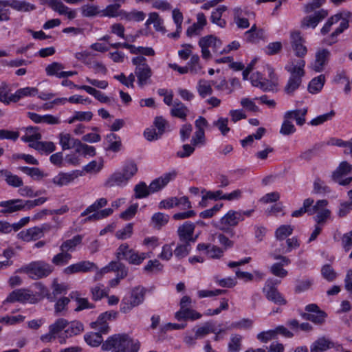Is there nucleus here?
Here are the masks:
<instances>
[{
  "label": "nucleus",
  "instance_id": "bb28decb",
  "mask_svg": "<svg viewBox=\"0 0 352 352\" xmlns=\"http://www.w3.org/2000/svg\"><path fill=\"white\" fill-rule=\"evenodd\" d=\"M0 176L4 177L6 183L12 187L19 188L23 185V179L20 177L8 170H0Z\"/></svg>",
  "mask_w": 352,
  "mask_h": 352
},
{
  "label": "nucleus",
  "instance_id": "79ce46f5",
  "mask_svg": "<svg viewBox=\"0 0 352 352\" xmlns=\"http://www.w3.org/2000/svg\"><path fill=\"white\" fill-rule=\"evenodd\" d=\"M325 82V77L321 74L311 80L308 85V90L311 94H315L321 90Z\"/></svg>",
  "mask_w": 352,
  "mask_h": 352
},
{
  "label": "nucleus",
  "instance_id": "4c0bfd02",
  "mask_svg": "<svg viewBox=\"0 0 352 352\" xmlns=\"http://www.w3.org/2000/svg\"><path fill=\"white\" fill-rule=\"evenodd\" d=\"M197 90L201 98H205L206 96L211 95L213 92L211 83L205 79H200L199 80Z\"/></svg>",
  "mask_w": 352,
  "mask_h": 352
},
{
  "label": "nucleus",
  "instance_id": "58836bf2",
  "mask_svg": "<svg viewBox=\"0 0 352 352\" xmlns=\"http://www.w3.org/2000/svg\"><path fill=\"white\" fill-rule=\"evenodd\" d=\"M38 129L34 126H28L25 129V134L21 140L25 142H31L41 139V135L38 132Z\"/></svg>",
  "mask_w": 352,
  "mask_h": 352
},
{
  "label": "nucleus",
  "instance_id": "603ef678",
  "mask_svg": "<svg viewBox=\"0 0 352 352\" xmlns=\"http://www.w3.org/2000/svg\"><path fill=\"white\" fill-rule=\"evenodd\" d=\"M74 176L72 174L60 173L53 178V183L58 185L63 186L70 183L74 179Z\"/></svg>",
  "mask_w": 352,
  "mask_h": 352
},
{
  "label": "nucleus",
  "instance_id": "4be33fe9",
  "mask_svg": "<svg viewBox=\"0 0 352 352\" xmlns=\"http://www.w3.org/2000/svg\"><path fill=\"white\" fill-rule=\"evenodd\" d=\"M23 199H10L0 202V206L3 209L1 210L3 214L12 213L19 210H23V206L21 204Z\"/></svg>",
  "mask_w": 352,
  "mask_h": 352
},
{
  "label": "nucleus",
  "instance_id": "72a5a7b5",
  "mask_svg": "<svg viewBox=\"0 0 352 352\" xmlns=\"http://www.w3.org/2000/svg\"><path fill=\"white\" fill-rule=\"evenodd\" d=\"M82 236L81 235H76L72 239L65 241L60 246V251L68 252L73 251L76 247L82 243Z\"/></svg>",
  "mask_w": 352,
  "mask_h": 352
},
{
  "label": "nucleus",
  "instance_id": "338daca9",
  "mask_svg": "<svg viewBox=\"0 0 352 352\" xmlns=\"http://www.w3.org/2000/svg\"><path fill=\"white\" fill-rule=\"evenodd\" d=\"M64 66L58 62H54L52 64L47 66L45 68L46 73L48 76H54L56 75L58 77V74L60 70L63 69Z\"/></svg>",
  "mask_w": 352,
  "mask_h": 352
},
{
  "label": "nucleus",
  "instance_id": "8fccbe9b",
  "mask_svg": "<svg viewBox=\"0 0 352 352\" xmlns=\"http://www.w3.org/2000/svg\"><path fill=\"white\" fill-rule=\"evenodd\" d=\"M137 172L138 167L136 164L133 162H128L124 166L122 173L129 181L136 174Z\"/></svg>",
  "mask_w": 352,
  "mask_h": 352
},
{
  "label": "nucleus",
  "instance_id": "a878e982",
  "mask_svg": "<svg viewBox=\"0 0 352 352\" xmlns=\"http://www.w3.org/2000/svg\"><path fill=\"white\" fill-rule=\"evenodd\" d=\"M330 56V52L327 49H322L317 52L314 69L316 72H321L327 63Z\"/></svg>",
  "mask_w": 352,
  "mask_h": 352
},
{
  "label": "nucleus",
  "instance_id": "09e8293b",
  "mask_svg": "<svg viewBox=\"0 0 352 352\" xmlns=\"http://www.w3.org/2000/svg\"><path fill=\"white\" fill-rule=\"evenodd\" d=\"M76 152L77 153H82L85 156H94L96 155V150L94 146L82 144L80 140H78L76 144Z\"/></svg>",
  "mask_w": 352,
  "mask_h": 352
},
{
  "label": "nucleus",
  "instance_id": "0e129e2a",
  "mask_svg": "<svg viewBox=\"0 0 352 352\" xmlns=\"http://www.w3.org/2000/svg\"><path fill=\"white\" fill-rule=\"evenodd\" d=\"M133 232V223H128L123 229L116 232V236L119 239H125L131 236Z\"/></svg>",
  "mask_w": 352,
  "mask_h": 352
},
{
  "label": "nucleus",
  "instance_id": "774afa93",
  "mask_svg": "<svg viewBox=\"0 0 352 352\" xmlns=\"http://www.w3.org/2000/svg\"><path fill=\"white\" fill-rule=\"evenodd\" d=\"M228 123V118H220L217 121L214 122V125L219 129L223 135H226L230 131Z\"/></svg>",
  "mask_w": 352,
  "mask_h": 352
},
{
  "label": "nucleus",
  "instance_id": "3c124183",
  "mask_svg": "<svg viewBox=\"0 0 352 352\" xmlns=\"http://www.w3.org/2000/svg\"><path fill=\"white\" fill-rule=\"evenodd\" d=\"M120 8V3H113L109 5L105 9L100 11L102 15L108 17H116L120 15L119 9Z\"/></svg>",
  "mask_w": 352,
  "mask_h": 352
},
{
  "label": "nucleus",
  "instance_id": "49530a36",
  "mask_svg": "<svg viewBox=\"0 0 352 352\" xmlns=\"http://www.w3.org/2000/svg\"><path fill=\"white\" fill-rule=\"evenodd\" d=\"M145 293L146 289L144 287H135L131 290L129 298L139 305L143 302Z\"/></svg>",
  "mask_w": 352,
  "mask_h": 352
},
{
  "label": "nucleus",
  "instance_id": "2f4dec72",
  "mask_svg": "<svg viewBox=\"0 0 352 352\" xmlns=\"http://www.w3.org/2000/svg\"><path fill=\"white\" fill-rule=\"evenodd\" d=\"M60 144L63 151L75 148L79 140L74 138L69 133L59 134Z\"/></svg>",
  "mask_w": 352,
  "mask_h": 352
},
{
  "label": "nucleus",
  "instance_id": "aec40b11",
  "mask_svg": "<svg viewBox=\"0 0 352 352\" xmlns=\"http://www.w3.org/2000/svg\"><path fill=\"white\" fill-rule=\"evenodd\" d=\"M0 6H9L19 12H30L35 10L36 6L25 1L6 0L0 1Z\"/></svg>",
  "mask_w": 352,
  "mask_h": 352
},
{
  "label": "nucleus",
  "instance_id": "6e6d98bb",
  "mask_svg": "<svg viewBox=\"0 0 352 352\" xmlns=\"http://www.w3.org/2000/svg\"><path fill=\"white\" fill-rule=\"evenodd\" d=\"M163 265L157 260H150L144 266V270L148 273L159 272L162 270Z\"/></svg>",
  "mask_w": 352,
  "mask_h": 352
},
{
  "label": "nucleus",
  "instance_id": "423d86ee",
  "mask_svg": "<svg viewBox=\"0 0 352 352\" xmlns=\"http://www.w3.org/2000/svg\"><path fill=\"white\" fill-rule=\"evenodd\" d=\"M118 260H125L132 265H140L144 259L150 257L149 253H139L130 248L126 243L121 244L116 252Z\"/></svg>",
  "mask_w": 352,
  "mask_h": 352
},
{
  "label": "nucleus",
  "instance_id": "69168bd1",
  "mask_svg": "<svg viewBox=\"0 0 352 352\" xmlns=\"http://www.w3.org/2000/svg\"><path fill=\"white\" fill-rule=\"evenodd\" d=\"M312 285V281L311 280H296V285L295 287L296 293H301L308 290Z\"/></svg>",
  "mask_w": 352,
  "mask_h": 352
},
{
  "label": "nucleus",
  "instance_id": "c9c22d12",
  "mask_svg": "<svg viewBox=\"0 0 352 352\" xmlns=\"http://www.w3.org/2000/svg\"><path fill=\"white\" fill-rule=\"evenodd\" d=\"M101 332H91L85 335L84 338L85 342L91 346L96 347L98 346L101 344H103V338L101 335Z\"/></svg>",
  "mask_w": 352,
  "mask_h": 352
},
{
  "label": "nucleus",
  "instance_id": "0eeeda50",
  "mask_svg": "<svg viewBox=\"0 0 352 352\" xmlns=\"http://www.w3.org/2000/svg\"><path fill=\"white\" fill-rule=\"evenodd\" d=\"M221 44V41L212 35L201 38L199 41V45L201 48L203 58L208 60L211 58V54L208 50L209 47L212 48L214 54H219Z\"/></svg>",
  "mask_w": 352,
  "mask_h": 352
},
{
  "label": "nucleus",
  "instance_id": "2eb2a0df",
  "mask_svg": "<svg viewBox=\"0 0 352 352\" xmlns=\"http://www.w3.org/2000/svg\"><path fill=\"white\" fill-rule=\"evenodd\" d=\"M243 219L241 212L229 210L221 219V224L223 226L221 230L226 231L230 227L236 226L240 221H243Z\"/></svg>",
  "mask_w": 352,
  "mask_h": 352
},
{
  "label": "nucleus",
  "instance_id": "680f3d73",
  "mask_svg": "<svg viewBox=\"0 0 352 352\" xmlns=\"http://www.w3.org/2000/svg\"><path fill=\"white\" fill-rule=\"evenodd\" d=\"M296 131L294 125L288 119L284 118L280 133L285 135H290Z\"/></svg>",
  "mask_w": 352,
  "mask_h": 352
},
{
  "label": "nucleus",
  "instance_id": "7c9ffc66",
  "mask_svg": "<svg viewBox=\"0 0 352 352\" xmlns=\"http://www.w3.org/2000/svg\"><path fill=\"white\" fill-rule=\"evenodd\" d=\"M38 89L36 87L21 88L10 96V100L16 102L24 96H35L38 94Z\"/></svg>",
  "mask_w": 352,
  "mask_h": 352
},
{
  "label": "nucleus",
  "instance_id": "5fc2aeb1",
  "mask_svg": "<svg viewBox=\"0 0 352 352\" xmlns=\"http://www.w3.org/2000/svg\"><path fill=\"white\" fill-rule=\"evenodd\" d=\"M287 248V249L282 248L276 250L275 252L276 254H286L292 251L294 248H297L299 247L300 243L298 241V239L296 237H292L287 239L286 241Z\"/></svg>",
  "mask_w": 352,
  "mask_h": 352
},
{
  "label": "nucleus",
  "instance_id": "e433bc0d",
  "mask_svg": "<svg viewBox=\"0 0 352 352\" xmlns=\"http://www.w3.org/2000/svg\"><path fill=\"white\" fill-rule=\"evenodd\" d=\"M215 331L214 324L212 322H207L203 326L197 328L195 333V338H201L210 333H215Z\"/></svg>",
  "mask_w": 352,
  "mask_h": 352
},
{
  "label": "nucleus",
  "instance_id": "de8ad7c7",
  "mask_svg": "<svg viewBox=\"0 0 352 352\" xmlns=\"http://www.w3.org/2000/svg\"><path fill=\"white\" fill-rule=\"evenodd\" d=\"M293 232V228L289 225L280 226L275 232L276 238L278 240L283 241L288 236L291 235Z\"/></svg>",
  "mask_w": 352,
  "mask_h": 352
},
{
  "label": "nucleus",
  "instance_id": "a18cd8bd",
  "mask_svg": "<svg viewBox=\"0 0 352 352\" xmlns=\"http://www.w3.org/2000/svg\"><path fill=\"white\" fill-rule=\"evenodd\" d=\"M72 258V254L65 251H61L56 254L52 259V262L56 266H62L66 265Z\"/></svg>",
  "mask_w": 352,
  "mask_h": 352
},
{
  "label": "nucleus",
  "instance_id": "412c9836",
  "mask_svg": "<svg viewBox=\"0 0 352 352\" xmlns=\"http://www.w3.org/2000/svg\"><path fill=\"white\" fill-rule=\"evenodd\" d=\"M328 15V12L325 10H320L316 12L314 16L305 17L301 22L302 28H315L318 23Z\"/></svg>",
  "mask_w": 352,
  "mask_h": 352
},
{
  "label": "nucleus",
  "instance_id": "864d4df0",
  "mask_svg": "<svg viewBox=\"0 0 352 352\" xmlns=\"http://www.w3.org/2000/svg\"><path fill=\"white\" fill-rule=\"evenodd\" d=\"M191 249V245L189 243H183L179 244L175 248L174 253L176 257L181 258L186 256Z\"/></svg>",
  "mask_w": 352,
  "mask_h": 352
},
{
  "label": "nucleus",
  "instance_id": "bf43d9fd",
  "mask_svg": "<svg viewBox=\"0 0 352 352\" xmlns=\"http://www.w3.org/2000/svg\"><path fill=\"white\" fill-rule=\"evenodd\" d=\"M169 217L167 214H164L161 212L155 213L152 217V221L155 224L158 228L162 227L166 224L168 221Z\"/></svg>",
  "mask_w": 352,
  "mask_h": 352
},
{
  "label": "nucleus",
  "instance_id": "f704fd0d",
  "mask_svg": "<svg viewBox=\"0 0 352 352\" xmlns=\"http://www.w3.org/2000/svg\"><path fill=\"white\" fill-rule=\"evenodd\" d=\"M188 109L181 102H175L170 114L173 117L179 118L183 120L186 119Z\"/></svg>",
  "mask_w": 352,
  "mask_h": 352
},
{
  "label": "nucleus",
  "instance_id": "9d476101",
  "mask_svg": "<svg viewBox=\"0 0 352 352\" xmlns=\"http://www.w3.org/2000/svg\"><path fill=\"white\" fill-rule=\"evenodd\" d=\"M305 310L309 313H302L301 316L307 320L313 322L317 324H321L324 322L327 314L322 311L316 304H309L305 307Z\"/></svg>",
  "mask_w": 352,
  "mask_h": 352
},
{
  "label": "nucleus",
  "instance_id": "393cba45",
  "mask_svg": "<svg viewBox=\"0 0 352 352\" xmlns=\"http://www.w3.org/2000/svg\"><path fill=\"white\" fill-rule=\"evenodd\" d=\"M251 82L253 86L258 87L265 91L272 90L275 86L273 82L268 80H263L262 76L258 72L252 75Z\"/></svg>",
  "mask_w": 352,
  "mask_h": 352
},
{
  "label": "nucleus",
  "instance_id": "c85d7f7f",
  "mask_svg": "<svg viewBox=\"0 0 352 352\" xmlns=\"http://www.w3.org/2000/svg\"><path fill=\"white\" fill-rule=\"evenodd\" d=\"M127 182V179L122 172H116L106 181L104 186L107 188H115L126 184Z\"/></svg>",
  "mask_w": 352,
  "mask_h": 352
},
{
  "label": "nucleus",
  "instance_id": "4468645a",
  "mask_svg": "<svg viewBox=\"0 0 352 352\" xmlns=\"http://www.w3.org/2000/svg\"><path fill=\"white\" fill-rule=\"evenodd\" d=\"M93 270H98V267L94 263L83 261L65 267L63 272L65 274L70 275L79 272H87Z\"/></svg>",
  "mask_w": 352,
  "mask_h": 352
},
{
  "label": "nucleus",
  "instance_id": "1a4fd4ad",
  "mask_svg": "<svg viewBox=\"0 0 352 352\" xmlns=\"http://www.w3.org/2000/svg\"><path fill=\"white\" fill-rule=\"evenodd\" d=\"M68 324L67 320L64 318L58 319L54 323L49 327V332L41 336V340L43 342H51L56 338L61 336V331L65 329Z\"/></svg>",
  "mask_w": 352,
  "mask_h": 352
},
{
  "label": "nucleus",
  "instance_id": "cd10ccee",
  "mask_svg": "<svg viewBox=\"0 0 352 352\" xmlns=\"http://www.w3.org/2000/svg\"><path fill=\"white\" fill-rule=\"evenodd\" d=\"M30 298V294H28V291L24 289H16L12 292L5 302H24L28 300Z\"/></svg>",
  "mask_w": 352,
  "mask_h": 352
},
{
  "label": "nucleus",
  "instance_id": "9b49d317",
  "mask_svg": "<svg viewBox=\"0 0 352 352\" xmlns=\"http://www.w3.org/2000/svg\"><path fill=\"white\" fill-rule=\"evenodd\" d=\"M263 292L265 294V296L268 300L279 305H286L287 300L278 291L272 280H267L266 281Z\"/></svg>",
  "mask_w": 352,
  "mask_h": 352
},
{
  "label": "nucleus",
  "instance_id": "b1692460",
  "mask_svg": "<svg viewBox=\"0 0 352 352\" xmlns=\"http://www.w3.org/2000/svg\"><path fill=\"white\" fill-rule=\"evenodd\" d=\"M333 346V343L325 337H320L315 340L310 346L311 352H324Z\"/></svg>",
  "mask_w": 352,
  "mask_h": 352
},
{
  "label": "nucleus",
  "instance_id": "f3484780",
  "mask_svg": "<svg viewBox=\"0 0 352 352\" xmlns=\"http://www.w3.org/2000/svg\"><path fill=\"white\" fill-rule=\"evenodd\" d=\"M273 257L274 259L281 260V262L276 263L271 266V273L280 278L285 277L287 275V271L285 270L283 266L288 265L290 263V260L288 258L276 253L273 254Z\"/></svg>",
  "mask_w": 352,
  "mask_h": 352
},
{
  "label": "nucleus",
  "instance_id": "052dcab7",
  "mask_svg": "<svg viewBox=\"0 0 352 352\" xmlns=\"http://www.w3.org/2000/svg\"><path fill=\"white\" fill-rule=\"evenodd\" d=\"M335 115V111L331 110L329 113L318 116L316 118H314L310 124L312 126H317L324 123V122L331 120Z\"/></svg>",
  "mask_w": 352,
  "mask_h": 352
},
{
  "label": "nucleus",
  "instance_id": "473e14b6",
  "mask_svg": "<svg viewBox=\"0 0 352 352\" xmlns=\"http://www.w3.org/2000/svg\"><path fill=\"white\" fill-rule=\"evenodd\" d=\"M352 171V165L346 161L342 162L338 167L332 173V179L333 181H338L343 175H347Z\"/></svg>",
  "mask_w": 352,
  "mask_h": 352
},
{
  "label": "nucleus",
  "instance_id": "f03ea898",
  "mask_svg": "<svg viewBox=\"0 0 352 352\" xmlns=\"http://www.w3.org/2000/svg\"><path fill=\"white\" fill-rule=\"evenodd\" d=\"M177 176V172L173 170L153 180L148 187L144 182H140L135 186V197L138 199L147 197L150 192H155L166 186L170 180Z\"/></svg>",
  "mask_w": 352,
  "mask_h": 352
},
{
  "label": "nucleus",
  "instance_id": "dca6fc26",
  "mask_svg": "<svg viewBox=\"0 0 352 352\" xmlns=\"http://www.w3.org/2000/svg\"><path fill=\"white\" fill-rule=\"evenodd\" d=\"M84 330L83 324L78 321H73L70 323L68 322L67 329L61 336H58L59 342L65 344L66 339L74 336L80 334Z\"/></svg>",
  "mask_w": 352,
  "mask_h": 352
},
{
  "label": "nucleus",
  "instance_id": "a211bd4d",
  "mask_svg": "<svg viewBox=\"0 0 352 352\" xmlns=\"http://www.w3.org/2000/svg\"><path fill=\"white\" fill-rule=\"evenodd\" d=\"M118 261H113L109 263L108 265L102 268L98 273V275L102 276L104 274L109 272H116L119 274L120 277L125 278L128 274V269L124 264Z\"/></svg>",
  "mask_w": 352,
  "mask_h": 352
},
{
  "label": "nucleus",
  "instance_id": "f257e3e1",
  "mask_svg": "<svg viewBox=\"0 0 352 352\" xmlns=\"http://www.w3.org/2000/svg\"><path fill=\"white\" fill-rule=\"evenodd\" d=\"M139 349V342H134L126 333L114 334L109 337L102 345V350L111 352H138Z\"/></svg>",
  "mask_w": 352,
  "mask_h": 352
},
{
  "label": "nucleus",
  "instance_id": "37998d69",
  "mask_svg": "<svg viewBox=\"0 0 352 352\" xmlns=\"http://www.w3.org/2000/svg\"><path fill=\"white\" fill-rule=\"evenodd\" d=\"M107 140L109 143L107 150L111 151L113 152H118L121 149V140L117 135L114 133L107 135Z\"/></svg>",
  "mask_w": 352,
  "mask_h": 352
},
{
  "label": "nucleus",
  "instance_id": "4d7b16f0",
  "mask_svg": "<svg viewBox=\"0 0 352 352\" xmlns=\"http://www.w3.org/2000/svg\"><path fill=\"white\" fill-rule=\"evenodd\" d=\"M242 337L240 335L232 336L228 344L230 352H239L241 349Z\"/></svg>",
  "mask_w": 352,
  "mask_h": 352
},
{
  "label": "nucleus",
  "instance_id": "c756f323",
  "mask_svg": "<svg viewBox=\"0 0 352 352\" xmlns=\"http://www.w3.org/2000/svg\"><path fill=\"white\" fill-rule=\"evenodd\" d=\"M307 113V109L305 108L302 109H295L292 111H287L284 115V118L288 119H295L296 121V124L302 126L305 122V116Z\"/></svg>",
  "mask_w": 352,
  "mask_h": 352
},
{
  "label": "nucleus",
  "instance_id": "20e7f679",
  "mask_svg": "<svg viewBox=\"0 0 352 352\" xmlns=\"http://www.w3.org/2000/svg\"><path fill=\"white\" fill-rule=\"evenodd\" d=\"M54 267L43 261H32L20 268L19 272L25 273L33 280L41 279L50 276Z\"/></svg>",
  "mask_w": 352,
  "mask_h": 352
},
{
  "label": "nucleus",
  "instance_id": "7ed1b4c3",
  "mask_svg": "<svg viewBox=\"0 0 352 352\" xmlns=\"http://www.w3.org/2000/svg\"><path fill=\"white\" fill-rule=\"evenodd\" d=\"M305 65V63L303 60H298L296 64L294 62H290L285 66V69L291 74L285 87L286 94H292L300 87L302 77L305 75L303 69Z\"/></svg>",
  "mask_w": 352,
  "mask_h": 352
},
{
  "label": "nucleus",
  "instance_id": "f8f14e48",
  "mask_svg": "<svg viewBox=\"0 0 352 352\" xmlns=\"http://www.w3.org/2000/svg\"><path fill=\"white\" fill-rule=\"evenodd\" d=\"M291 45L298 57H303L307 52V47L304 45L305 39L299 31H293L290 34Z\"/></svg>",
  "mask_w": 352,
  "mask_h": 352
},
{
  "label": "nucleus",
  "instance_id": "c03bdc74",
  "mask_svg": "<svg viewBox=\"0 0 352 352\" xmlns=\"http://www.w3.org/2000/svg\"><path fill=\"white\" fill-rule=\"evenodd\" d=\"M313 192L315 194L324 195L331 192L330 188L320 178L316 177L313 184Z\"/></svg>",
  "mask_w": 352,
  "mask_h": 352
},
{
  "label": "nucleus",
  "instance_id": "6e6552de",
  "mask_svg": "<svg viewBox=\"0 0 352 352\" xmlns=\"http://www.w3.org/2000/svg\"><path fill=\"white\" fill-rule=\"evenodd\" d=\"M118 316V312L115 311H106L101 314L96 321L91 323V328L107 334L109 330V321L115 320Z\"/></svg>",
  "mask_w": 352,
  "mask_h": 352
},
{
  "label": "nucleus",
  "instance_id": "e2e57ef3",
  "mask_svg": "<svg viewBox=\"0 0 352 352\" xmlns=\"http://www.w3.org/2000/svg\"><path fill=\"white\" fill-rule=\"evenodd\" d=\"M138 306L129 298H124L121 302L120 311L124 314L129 313L133 308Z\"/></svg>",
  "mask_w": 352,
  "mask_h": 352
},
{
  "label": "nucleus",
  "instance_id": "ddd939ff",
  "mask_svg": "<svg viewBox=\"0 0 352 352\" xmlns=\"http://www.w3.org/2000/svg\"><path fill=\"white\" fill-rule=\"evenodd\" d=\"M195 226L194 223L186 221L177 229L179 241L182 243H194L197 236L194 237L193 234Z\"/></svg>",
  "mask_w": 352,
  "mask_h": 352
},
{
  "label": "nucleus",
  "instance_id": "a19ab883",
  "mask_svg": "<svg viewBox=\"0 0 352 352\" xmlns=\"http://www.w3.org/2000/svg\"><path fill=\"white\" fill-rule=\"evenodd\" d=\"M227 10V7L221 6L217 8L215 11L212 12L211 14V21L213 23L219 25L221 28H223L226 22L224 19H221L222 14Z\"/></svg>",
  "mask_w": 352,
  "mask_h": 352
},
{
  "label": "nucleus",
  "instance_id": "13d9d810",
  "mask_svg": "<svg viewBox=\"0 0 352 352\" xmlns=\"http://www.w3.org/2000/svg\"><path fill=\"white\" fill-rule=\"evenodd\" d=\"M81 12L82 16L85 17L94 16L100 12L98 7L94 5H85L82 6Z\"/></svg>",
  "mask_w": 352,
  "mask_h": 352
},
{
  "label": "nucleus",
  "instance_id": "ea45409f",
  "mask_svg": "<svg viewBox=\"0 0 352 352\" xmlns=\"http://www.w3.org/2000/svg\"><path fill=\"white\" fill-rule=\"evenodd\" d=\"M18 169L34 179L40 180L45 176V174L36 167L19 166Z\"/></svg>",
  "mask_w": 352,
  "mask_h": 352
},
{
  "label": "nucleus",
  "instance_id": "6ab92c4d",
  "mask_svg": "<svg viewBox=\"0 0 352 352\" xmlns=\"http://www.w3.org/2000/svg\"><path fill=\"white\" fill-rule=\"evenodd\" d=\"M44 235V231L43 228L32 227L28 229L21 231L18 233L17 236L19 239L30 242L31 241H36L41 239Z\"/></svg>",
  "mask_w": 352,
  "mask_h": 352
},
{
  "label": "nucleus",
  "instance_id": "39448f33",
  "mask_svg": "<svg viewBox=\"0 0 352 352\" xmlns=\"http://www.w3.org/2000/svg\"><path fill=\"white\" fill-rule=\"evenodd\" d=\"M132 63L135 66V74L138 79V84L143 87L150 82L153 74L151 67L146 63V59L143 56L133 58Z\"/></svg>",
  "mask_w": 352,
  "mask_h": 352
},
{
  "label": "nucleus",
  "instance_id": "5701e85b",
  "mask_svg": "<svg viewBox=\"0 0 352 352\" xmlns=\"http://www.w3.org/2000/svg\"><path fill=\"white\" fill-rule=\"evenodd\" d=\"M201 317V315L199 313L189 307L180 308L175 314V318L179 321L187 320H195Z\"/></svg>",
  "mask_w": 352,
  "mask_h": 352
}]
</instances>
